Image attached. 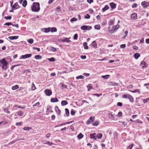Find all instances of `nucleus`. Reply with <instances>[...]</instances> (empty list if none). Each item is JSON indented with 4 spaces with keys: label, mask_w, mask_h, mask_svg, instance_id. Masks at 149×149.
Returning a JSON list of instances; mask_svg holds the SVG:
<instances>
[{
    "label": "nucleus",
    "mask_w": 149,
    "mask_h": 149,
    "mask_svg": "<svg viewBox=\"0 0 149 149\" xmlns=\"http://www.w3.org/2000/svg\"><path fill=\"white\" fill-rule=\"evenodd\" d=\"M18 36H11L8 37V38L10 40L17 39L18 38Z\"/></svg>",
    "instance_id": "nucleus-9"
},
{
    "label": "nucleus",
    "mask_w": 149,
    "mask_h": 149,
    "mask_svg": "<svg viewBox=\"0 0 149 149\" xmlns=\"http://www.w3.org/2000/svg\"><path fill=\"white\" fill-rule=\"evenodd\" d=\"M12 24L11 22H8V23H5L4 24V25H7L8 26H9Z\"/></svg>",
    "instance_id": "nucleus-51"
},
{
    "label": "nucleus",
    "mask_w": 149,
    "mask_h": 149,
    "mask_svg": "<svg viewBox=\"0 0 149 149\" xmlns=\"http://www.w3.org/2000/svg\"><path fill=\"white\" fill-rule=\"evenodd\" d=\"M95 29L99 30L100 28V26L99 25H97L95 26Z\"/></svg>",
    "instance_id": "nucleus-38"
},
{
    "label": "nucleus",
    "mask_w": 149,
    "mask_h": 149,
    "mask_svg": "<svg viewBox=\"0 0 149 149\" xmlns=\"http://www.w3.org/2000/svg\"><path fill=\"white\" fill-rule=\"evenodd\" d=\"M42 58V56L40 55H36L35 56V58L36 59H41Z\"/></svg>",
    "instance_id": "nucleus-28"
},
{
    "label": "nucleus",
    "mask_w": 149,
    "mask_h": 149,
    "mask_svg": "<svg viewBox=\"0 0 149 149\" xmlns=\"http://www.w3.org/2000/svg\"><path fill=\"white\" fill-rule=\"evenodd\" d=\"M91 44H92V46L93 47H96V45H97L95 41H93L92 42Z\"/></svg>",
    "instance_id": "nucleus-35"
},
{
    "label": "nucleus",
    "mask_w": 149,
    "mask_h": 149,
    "mask_svg": "<svg viewBox=\"0 0 149 149\" xmlns=\"http://www.w3.org/2000/svg\"><path fill=\"white\" fill-rule=\"evenodd\" d=\"M70 123L69 122H67L65 123H61V124H60V125H59L58 126H61L62 125H65L66 124H69Z\"/></svg>",
    "instance_id": "nucleus-41"
},
{
    "label": "nucleus",
    "mask_w": 149,
    "mask_h": 149,
    "mask_svg": "<svg viewBox=\"0 0 149 149\" xmlns=\"http://www.w3.org/2000/svg\"><path fill=\"white\" fill-rule=\"evenodd\" d=\"M140 56V54L137 53L135 54L134 55V58L136 59H137Z\"/></svg>",
    "instance_id": "nucleus-14"
},
{
    "label": "nucleus",
    "mask_w": 149,
    "mask_h": 149,
    "mask_svg": "<svg viewBox=\"0 0 149 149\" xmlns=\"http://www.w3.org/2000/svg\"><path fill=\"white\" fill-rule=\"evenodd\" d=\"M146 43L149 44V38L146 39Z\"/></svg>",
    "instance_id": "nucleus-64"
},
{
    "label": "nucleus",
    "mask_w": 149,
    "mask_h": 149,
    "mask_svg": "<svg viewBox=\"0 0 149 149\" xmlns=\"http://www.w3.org/2000/svg\"><path fill=\"white\" fill-rule=\"evenodd\" d=\"M78 38V35L77 34H75L74 36V40H77Z\"/></svg>",
    "instance_id": "nucleus-50"
},
{
    "label": "nucleus",
    "mask_w": 149,
    "mask_h": 149,
    "mask_svg": "<svg viewBox=\"0 0 149 149\" xmlns=\"http://www.w3.org/2000/svg\"><path fill=\"white\" fill-rule=\"evenodd\" d=\"M51 28H45V32L46 33L49 32L50 31H51Z\"/></svg>",
    "instance_id": "nucleus-39"
},
{
    "label": "nucleus",
    "mask_w": 149,
    "mask_h": 149,
    "mask_svg": "<svg viewBox=\"0 0 149 149\" xmlns=\"http://www.w3.org/2000/svg\"><path fill=\"white\" fill-rule=\"evenodd\" d=\"M28 42L30 43V44H32L33 43V39H29L28 40Z\"/></svg>",
    "instance_id": "nucleus-40"
},
{
    "label": "nucleus",
    "mask_w": 149,
    "mask_h": 149,
    "mask_svg": "<svg viewBox=\"0 0 149 149\" xmlns=\"http://www.w3.org/2000/svg\"><path fill=\"white\" fill-rule=\"evenodd\" d=\"M90 16L88 14H87L85 16V18L87 19H89L90 18Z\"/></svg>",
    "instance_id": "nucleus-55"
},
{
    "label": "nucleus",
    "mask_w": 149,
    "mask_h": 149,
    "mask_svg": "<svg viewBox=\"0 0 149 149\" xmlns=\"http://www.w3.org/2000/svg\"><path fill=\"white\" fill-rule=\"evenodd\" d=\"M125 47H126L125 44H124L121 45H120V48L123 49V48H125Z\"/></svg>",
    "instance_id": "nucleus-49"
},
{
    "label": "nucleus",
    "mask_w": 149,
    "mask_h": 149,
    "mask_svg": "<svg viewBox=\"0 0 149 149\" xmlns=\"http://www.w3.org/2000/svg\"><path fill=\"white\" fill-rule=\"evenodd\" d=\"M102 134L101 133H100L97 134L96 135V137L98 139H99L102 138Z\"/></svg>",
    "instance_id": "nucleus-23"
},
{
    "label": "nucleus",
    "mask_w": 149,
    "mask_h": 149,
    "mask_svg": "<svg viewBox=\"0 0 149 149\" xmlns=\"http://www.w3.org/2000/svg\"><path fill=\"white\" fill-rule=\"evenodd\" d=\"M84 78V76L82 75H80L76 77V79H83Z\"/></svg>",
    "instance_id": "nucleus-37"
},
{
    "label": "nucleus",
    "mask_w": 149,
    "mask_h": 149,
    "mask_svg": "<svg viewBox=\"0 0 149 149\" xmlns=\"http://www.w3.org/2000/svg\"><path fill=\"white\" fill-rule=\"evenodd\" d=\"M98 124H99V122L97 121H96L94 123H93V125L94 126H97Z\"/></svg>",
    "instance_id": "nucleus-45"
},
{
    "label": "nucleus",
    "mask_w": 149,
    "mask_h": 149,
    "mask_svg": "<svg viewBox=\"0 0 149 149\" xmlns=\"http://www.w3.org/2000/svg\"><path fill=\"white\" fill-rule=\"evenodd\" d=\"M83 45L84 49H88V46H87V42H84L83 43Z\"/></svg>",
    "instance_id": "nucleus-21"
},
{
    "label": "nucleus",
    "mask_w": 149,
    "mask_h": 149,
    "mask_svg": "<svg viewBox=\"0 0 149 149\" xmlns=\"http://www.w3.org/2000/svg\"><path fill=\"white\" fill-rule=\"evenodd\" d=\"M58 100L56 98H52L51 100V101L52 102H58Z\"/></svg>",
    "instance_id": "nucleus-17"
},
{
    "label": "nucleus",
    "mask_w": 149,
    "mask_h": 149,
    "mask_svg": "<svg viewBox=\"0 0 149 149\" xmlns=\"http://www.w3.org/2000/svg\"><path fill=\"white\" fill-rule=\"evenodd\" d=\"M46 143L48 144L49 146H52L53 145V143L52 142H48Z\"/></svg>",
    "instance_id": "nucleus-58"
},
{
    "label": "nucleus",
    "mask_w": 149,
    "mask_h": 149,
    "mask_svg": "<svg viewBox=\"0 0 149 149\" xmlns=\"http://www.w3.org/2000/svg\"><path fill=\"white\" fill-rule=\"evenodd\" d=\"M138 47L136 46H134L133 47V49H134L135 50H137L138 49Z\"/></svg>",
    "instance_id": "nucleus-62"
},
{
    "label": "nucleus",
    "mask_w": 149,
    "mask_h": 149,
    "mask_svg": "<svg viewBox=\"0 0 149 149\" xmlns=\"http://www.w3.org/2000/svg\"><path fill=\"white\" fill-rule=\"evenodd\" d=\"M95 120V118L94 117H91L89 119L87 123L86 124L88 125L89 124H91V123H92Z\"/></svg>",
    "instance_id": "nucleus-4"
},
{
    "label": "nucleus",
    "mask_w": 149,
    "mask_h": 149,
    "mask_svg": "<svg viewBox=\"0 0 149 149\" xmlns=\"http://www.w3.org/2000/svg\"><path fill=\"white\" fill-rule=\"evenodd\" d=\"M148 101H149V97L147 98L146 99L143 100V102H144V103H145Z\"/></svg>",
    "instance_id": "nucleus-46"
},
{
    "label": "nucleus",
    "mask_w": 149,
    "mask_h": 149,
    "mask_svg": "<svg viewBox=\"0 0 149 149\" xmlns=\"http://www.w3.org/2000/svg\"><path fill=\"white\" fill-rule=\"evenodd\" d=\"M65 114L67 116H68L69 115V110L67 108H66L65 109Z\"/></svg>",
    "instance_id": "nucleus-33"
},
{
    "label": "nucleus",
    "mask_w": 149,
    "mask_h": 149,
    "mask_svg": "<svg viewBox=\"0 0 149 149\" xmlns=\"http://www.w3.org/2000/svg\"><path fill=\"white\" fill-rule=\"evenodd\" d=\"M68 104V102L65 100L62 101L61 102V104L62 106H64Z\"/></svg>",
    "instance_id": "nucleus-18"
},
{
    "label": "nucleus",
    "mask_w": 149,
    "mask_h": 149,
    "mask_svg": "<svg viewBox=\"0 0 149 149\" xmlns=\"http://www.w3.org/2000/svg\"><path fill=\"white\" fill-rule=\"evenodd\" d=\"M40 4L39 3L34 2L31 8L33 12H38L40 10Z\"/></svg>",
    "instance_id": "nucleus-1"
},
{
    "label": "nucleus",
    "mask_w": 149,
    "mask_h": 149,
    "mask_svg": "<svg viewBox=\"0 0 149 149\" xmlns=\"http://www.w3.org/2000/svg\"><path fill=\"white\" fill-rule=\"evenodd\" d=\"M117 106L121 107L122 105V104L121 102H118L117 103Z\"/></svg>",
    "instance_id": "nucleus-54"
},
{
    "label": "nucleus",
    "mask_w": 149,
    "mask_h": 149,
    "mask_svg": "<svg viewBox=\"0 0 149 149\" xmlns=\"http://www.w3.org/2000/svg\"><path fill=\"white\" fill-rule=\"evenodd\" d=\"M12 18L11 16H5L4 17V18L6 19H10Z\"/></svg>",
    "instance_id": "nucleus-48"
},
{
    "label": "nucleus",
    "mask_w": 149,
    "mask_h": 149,
    "mask_svg": "<svg viewBox=\"0 0 149 149\" xmlns=\"http://www.w3.org/2000/svg\"><path fill=\"white\" fill-rule=\"evenodd\" d=\"M119 25H116L112 27L113 30L115 31L116 30H117L119 28Z\"/></svg>",
    "instance_id": "nucleus-20"
},
{
    "label": "nucleus",
    "mask_w": 149,
    "mask_h": 149,
    "mask_svg": "<svg viewBox=\"0 0 149 149\" xmlns=\"http://www.w3.org/2000/svg\"><path fill=\"white\" fill-rule=\"evenodd\" d=\"M31 56L32 54H27L25 55H22L21 57L20 58H27L30 57Z\"/></svg>",
    "instance_id": "nucleus-5"
},
{
    "label": "nucleus",
    "mask_w": 149,
    "mask_h": 149,
    "mask_svg": "<svg viewBox=\"0 0 149 149\" xmlns=\"http://www.w3.org/2000/svg\"><path fill=\"white\" fill-rule=\"evenodd\" d=\"M57 31V29L55 27H52L51 29V31L52 32H56Z\"/></svg>",
    "instance_id": "nucleus-31"
},
{
    "label": "nucleus",
    "mask_w": 149,
    "mask_h": 149,
    "mask_svg": "<svg viewBox=\"0 0 149 149\" xmlns=\"http://www.w3.org/2000/svg\"><path fill=\"white\" fill-rule=\"evenodd\" d=\"M110 6L112 9L115 8H116V4L114 3H111L110 4Z\"/></svg>",
    "instance_id": "nucleus-13"
},
{
    "label": "nucleus",
    "mask_w": 149,
    "mask_h": 149,
    "mask_svg": "<svg viewBox=\"0 0 149 149\" xmlns=\"http://www.w3.org/2000/svg\"><path fill=\"white\" fill-rule=\"evenodd\" d=\"M75 113L74 111L73 110H72L71 111V114L72 115H73Z\"/></svg>",
    "instance_id": "nucleus-61"
},
{
    "label": "nucleus",
    "mask_w": 149,
    "mask_h": 149,
    "mask_svg": "<svg viewBox=\"0 0 149 149\" xmlns=\"http://www.w3.org/2000/svg\"><path fill=\"white\" fill-rule=\"evenodd\" d=\"M55 109L57 113L59 114L61 113V111L59 109L58 107L57 106H56L55 107Z\"/></svg>",
    "instance_id": "nucleus-12"
},
{
    "label": "nucleus",
    "mask_w": 149,
    "mask_h": 149,
    "mask_svg": "<svg viewBox=\"0 0 149 149\" xmlns=\"http://www.w3.org/2000/svg\"><path fill=\"white\" fill-rule=\"evenodd\" d=\"M16 113L18 116H22L24 113L22 111H18Z\"/></svg>",
    "instance_id": "nucleus-25"
},
{
    "label": "nucleus",
    "mask_w": 149,
    "mask_h": 149,
    "mask_svg": "<svg viewBox=\"0 0 149 149\" xmlns=\"http://www.w3.org/2000/svg\"><path fill=\"white\" fill-rule=\"evenodd\" d=\"M39 104H40V103L39 102H38L34 104H33V106L34 107L38 106H39Z\"/></svg>",
    "instance_id": "nucleus-57"
},
{
    "label": "nucleus",
    "mask_w": 149,
    "mask_h": 149,
    "mask_svg": "<svg viewBox=\"0 0 149 149\" xmlns=\"http://www.w3.org/2000/svg\"><path fill=\"white\" fill-rule=\"evenodd\" d=\"M70 38H65L63 40V42H70L71 41L70 40H69V39Z\"/></svg>",
    "instance_id": "nucleus-27"
},
{
    "label": "nucleus",
    "mask_w": 149,
    "mask_h": 149,
    "mask_svg": "<svg viewBox=\"0 0 149 149\" xmlns=\"http://www.w3.org/2000/svg\"><path fill=\"white\" fill-rule=\"evenodd\" d=\"M109 118L112 120H113L114 119V117L113 115L111 113H109Z\"/></svg>",
    "instance_id": "nucleus-15"
},
{
    "label": "nucleus",
    "mask_w": 149,
    "mask_h": 149,
    "mask_svg": "<svg viewBox=\"0 0 149 149\" xmlns=\"http://www.w3.org/2000/svg\"><path fill=\"white\" fill-rule=\"evenodd\" d=\"M137 5L136 3H134L132 5V7L133 8H136L137 7Z\"/></svg>",
    "instance_id": "nucleus-53"
},
{
    "label": "nucleus",
    "mask_w": 149,
    "mask_h": 149,
    "mask_svg": "<svg viewBox=\"0 0 149 149\" xmlns=\"http://www.w3.org/2000/svg\"><path fill=\"white\" fill-rule=\"evenodd\" d=\"M0 62L2 64V69L4 70H6L7 68L8 63L6 61L5 59L3 58L2 60L0 61Z\"/></svg>",
    "instance_id": "nucleus-2"
},
{
    "label": "nucleus",
    "mask_w": 149,
    "mask_h": 149,
    "mask_svg": "<svg viewBox=\"0 0 149 149\" xmlns=\"http://www.w3.org/2000/svg\"><path fill=\"white\" fill-rule=\"evenodd\" d=\"M19 6L17 3H15L13 6V8L14 9H17L19 8Z\"/></svg>",
    "instance_id": "nucleus-8"
},
{
    "label": "nucleus",
    "mask_w": 149,
    "mask_h": 149,
    "mask_svg": "<svg viewBox=\"0 0 149 149\" xmlns=\"http://www.w3.org/2000/svg\"><path fill=\"white\" fill-rule=\"evenodd\" d=\"M141 65L142 67L143 68L144 67H146L148 66V64L146 63L144 61H142L141 63Z\"/></svg>",
    "instance_id": "nucleus-7"
},
{
    "label": "nucleus",
    "mask_w": 149,
    "mask_h": 149,
    "mask_svg": "<svg viewBox=\"0 0 149 149\" xmlns=\"http://www.w3.org/2000/svg\"><path fill=\"white\" fill-rule=\"evenodd\" d=\"M32 90H35L36 89V88L35 86V85L33 83L32 84Z\"/></svg>",
    "instance_id": "nucleus-47"
},
{
    "label": "nucleus",
    "mask_w": 149,
    "mask_h": 149,
    "mask_svg": "<svg viewBox=\"0 0 149 149\" xmlns=\"http://www.w3.org/2000/svg\"><path fill=\"white\" fill-rule=\"evenodd\" d=\"M27 4V2L26 0H24L23 2L22 5L24 7H25Z\"/></svg>",
    "instance_id": "nucleus-30"
},
{
    "label": "nucleus",
    "mask_w": 149,
    "mask_h": 149,
    "mask_svg": "<svg viewBox=\"0 0 149 149\" xmlns=\"http://www.w3.org/2000/svg\"><path fill=\"white\" fill-rule=\"evenodd\" d=\"M90 138L91 139H93L94 140H96V139L95 136L93 135L92 134H90Z\"/></svg>",
    "instance_id": "nucleus-36"
},
{
    "label": "nucleus",
    "mask_w": 149,
    "mask_h": 149,
    "mask_svg": "<svg viewBox=\"0 0 149 149\" xmlns=\"http://www.w3.org/2000/svg\"><path fill=\"white\" fill-rule=\"evenodd\" d=\"M131 17L132 19H136L137 18V14L134 13L131 15Z\"/></svg>",
    "instance_id": "nucleus-11"
},
{
    "label": "nucleus",
    "mask_w": 149,
    "mask_h": 149,
    "mask_svg": "<svg viewBox=\"0 0 149 149\" xmlns=\"http://www.w3.org/2000/svg\"><path fill=\"white\" fill-rule=\"evenodd\" d=\"M87 88L88 89V90L89 91L92 88V87L91 86V85L90 84H89L88 86H87Z\"/></svg>",
    "instance_id": "nucleus-43"
},
{
    "label": "nucleus",
    "mask_w": 149,
    "mask_h": 149,
    "mask_svg": "<svg viewBox=\"0 0 149 149\" xmlns=\"http://www.w3.org/2000/svg\"><path fill=\"white\" fill-rule=\"evenodd\" d=\"M33 48L34 49H36L38 52H39L40 50V49L39 48L33 47Z\"/></svg>",
    "instance_id": "nucleus-59"
},
{
    "label": "nucleus",
    "mask_w": 149,
    "mask_h": 149,
    "mask_svg": "<svg viewBox=\"0 0 149 149\" xmlns=\"http://www.w3.org/2000/svg\"><path fill=\"white\" fill-rule=\"evenodd\" d=\"M81 29L84 30H85L87 29L88 26L86 25L82 26L81 27Z\"/></svg>",
    "instance_id": "nucleus-22"
},
{
    "label": "nucleus",
    "mask_w": 149,
    "mask_h": 149,
    "mask_svg": "<svg viewBox=\"0 0 149 149\" xmlns=\"http://www.w3.org/2000/svg\"><path fill=\"white\" fill-rule=\"evenodd\" d=\"M81 58L83 59H85L86 58V56L85 55H82L81 56Z\"/></svg>",
    "instance_id": "nucleus-56"
},
{
    "label": "nucleus",
    "mask_w": 149,
    "mask_h": 149,
    "mask_svg": "<svg viewBox=\"0 0 149 149\" xmlns=\"http://www.w3.org/2000/svg\"><path fill=\"white\" fill-rule=\"evenodd\" d=\"M19 88V86L17 85H15L12 87V89L13 90H15Z\"/></svg>",
    "instance_id": "nucleus-26"
},
{
    "label": "nucleus",
    "mask_w": 149,
    "mask_h": 149,
    "mask_svg": "<svg viewBox=\"0 0 149 149\" xmlns=\"http://www.w3.org/2000/svg\"><path fill=\"white\" fill-rule=\"evenodd\" d=\"M144 86H146V88H149V84H146L144 85Z\"/></svg>",
    "instance_id": "nucleus-63"
},
{
    "label": "nucleus",
    "mask_w": 149,
    "mask_h": 149,
    "mask_svg": "<svg viewBox=\"0 0 149 149\" xmlns=\"http://www.w3.org/2000/svg\"><path fill=\"white\" fill-rule=\"evenodd\" d=\"M77 20V19L75 17H73L70 19V21L72 22L74 21H76Z\"/></svg>",
    "instance_id": "nucleus-44"
},
{
    "label": "nucleus",
    "mask_w": 149,
    "mask_h": 149,
    "mask_svg": "<svg viewBox=\"0 0 149 149\" xmlns=\"http://www.w3.org/2000/svg\"><path fill=\"white\" fill-rule=\"evenodd\" d=\"M4 111V112L6 113H10V112L7 109H5Z\"/></svg>",
    "instance_id": "nucleus-60"
},
{
    "label": "nucleus",
    "mask_w": 149,
    "mask_h": 149,
    "mask_svg": "<svg viewBox=\"0 0 149 149\" xmlns=\"http://www.w3.org/2000/svg\"><path fill=\"white\" fill-rule=\"evenodd\" d=\"M45 93L47 95L49 96L51 95L52 92L49 89H46L45 91Z\"/></svg>",
    "instance_id": "nucleus-6"
},
{
    "label": "nucleus",
    "mask_w": 149,
    "mask_h": 149,
    "mask_svg": "<svg viewBox=\"0 0 149 149\" xmlns=\"http://www.w3.org/2000/svg\"><path fill=\"white\" fill-rule=\"evenodd\" d=\"M123 125L124 126H125L127 125V123L126 122H121Z\"/></svg>",
    "instance_id": "nucleus-52"
},
{
    "label": "nucleus",
    "mask_w": 149,
    "mask_h": 149,
    "mask_svg": "<svg viewBox=\"0 0 149 149\" xmlns=\"http://www.w3.org/2000/svg\"><path fill=\"white\" fill-rule=\"evenodd\" d=\"M109 9V6L107 5H106L102 9V11H103V12H104L106 10L108 9Z\"/></svg>",
    "instance_id": "nucleus-19"
},
{
    "label": "nucleus",
    "mask_w": 149,
    "mask_h": 149,
    "mask_svg": "<svg viewBox=\"0 0 149 149\" xmlns=\"http://www.w3.org/2000/svg\"><path fill=\"white\" fill-rule=\"evenodd\" d=\"M149 3L146 1H144L141 2V5L143 6V7L147 6H148Z\"/></svg>",
    "instance_id": "nucleus-10"
},
{
    "label": "nucleus",
    "mask_w": 149,
    "mask_h": 149,
    "mask_svg": "<svg viewBox=\"0 0 149 149\" xmlns=\"http://www.w3.org/2000/svg\"><path fill=\"white\" fill-rule=\"evenodd\" d=\"M109 77V75H106L104 76H102V77L103 78L105 79H107Z\"/></svg>",
    "instance_id": "nucleus-34"
},
{
    "label": "nucleus",
    "mask_w": 149,
    "mask_h": 149,
    "mask_svg": "<svg viewBox=\"0 0 149 149\" xmlns=\"http://www.w3.org/2000/svg\"><path fill=\"white\" fill-rule=\"evenodd\" d=\"M110 85L113 86H117L118 85V84L117 83L115 82H109Z\"/></svg>",
    "instance_id": "nucleus-16"
},
{
    "label": "nucleus",
    "mask_w": 149,
    "mask_h": 149,
    "mask_svg": "<svg viewBox=\"0 0 149 149\" xmlns=\"http://www.w3.org/2000/svg\"><path fill=\"white\" fill-rule=\"evenodd\" d=\"M123 98H127L131 102H133L134 101V99L133 97L131 95L127 94V95L124 94L123 95Z\"/></svg>",
    "instance_id": "nucleus-3"
},
{
    "label": "nucleus",
    "mask_w": 149,
    "mask_h": 149,
    "mask_svg": "<svg viewBox=\"0 0 149 149\" xmlns=\"http://www.w3.org/2000/svg\"><path fill=\"white\" fill-rule=\"evenodd\" d=\"M32 129V128L31 127H24L23 128V130H27V131H29L30 129L31 130Z\"/></svg>",
    "instance_id": "nucleus-24"
},
{
    "label": "nucleus",
    "mask_w": 149,
    "mask_h": 149,
    "mask_svg": "<svg viewBox=\"0 0 149 149\" xmlns=\"http://www.w3.org/2000/svg\"><path fill=\"white\" fill-rule=\"evenodd\" d=\"M47 59L51 62L54 61L55 60V58L53 57H52L50 58H48Z\"/></svg>",
    "instance_id": "nucleus-42"
},
{
    "label": "nucleus",
    "mask_w": 149,
    "mask_h": 149,
    "mask_svg": "<svg viewBox=\"0 0 149 149\" xmlns=\"http://www.w3.org/2000/svg\"><path fill=\"white\" fill-rule=\"evenodd\" d=\"M83 136L84 135L81 133H79L77 136V137L79 139H81L83 137Z\"/></svg>",
    "instance_id": "nucleus-29"
},
{
    "label": "nucleus",
    "mask_w": 149,
    "mask_h": 149,
    "mask_svg": "<svg viewBox=\"0 0 149 149\" xmlns=\"http://www.w3.org/2000/svg\"><path fill=\"white\" fill-rule=\"evenodd\" d=\"M130 92H132V93H136V92H138L139 93V94H140V92L139 91V89H137L135 90L134 91L130 90Z\"/></svg>",
    "instance_id": "nucleus-32"
}]
</instances>
